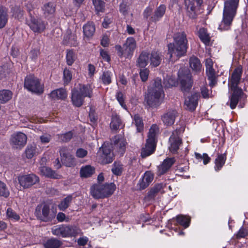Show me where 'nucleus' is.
I'll return each mask as SVG.
<instances>
[{"label":"nucleus","instance_id":"nucleus-27","mask_svg":"<svg viewBox=\"0 0 248 248\" xmlns=\"http://www.w3.org/2000/svg\"><path fill=\"white\" fill-rule=\"evenodd\" d=\"M177 112L175 110H170L162 116V120L165 124L171 125L174 123Z\"/></svg>","mask_w":248,"mask_h":248},{"label":"nucleus","instance_id":"nucleus-46","mask_svg":"<svg viewBox=\"0 0 248 248\" xmlns=\"http://www.w3.org/2000/svg\"><path fill=\"white\" fill-rule=\"evenodd\" d=\"M178 82L173 78H165L163 81V85L165 88H169L171 87L177 86Z\"/></svg>","mask_w":248,"mask_h":248},{"label":"nucleus","instance_id":"nucleus-35","mask_svg":"<svg viewBox=\"0 0 248 248\" xmlns=\"http://www.w3.org/2000/svg\"><path fill=\"white\" fill-rule=\"evenodd\" d=\"M13 95L12 92L8 90H2L0 91V102L5 103L10 100Z\"/></svg>","mask_w":248,"mask_h":248},{"label":"nucleus","instance_id":"nucleus-2","mask_svg":"<svg viewBox=\"0 0 248 248\" xmlns=\"http://www.w3.org/2000/svg\"><path fill=\"white\" fill-rule=\"evenodd\" d=\"M242 72V68L240 66L237 67L234 69L231 77L229 84L232 93L230 97V106L232 109L236 108L239 100L244 94L242 90L238 87Z\"/></svg>","mask_w":248,"mask_h":248},{"label":"nucleus","instance_id":"nucleus-36","mask_svg":"<svg viewBox=\"0 0 248 248\" xmlns=\"http://www.w3.org/2000/svg\"><path fill=\"white\" fill-rule=\"evenodd\" d=\"M162 87L163 86L161 84V79L156 78L154 80V83L148 90L156 91L157 92H159L160 93L164 94Z\"/></svg>","mask_w":248,"mask_h":248},{"label":"nucleus","instance_id":"nucleus-5","mask_svg":"<svg viewBox=\"0 0 248 248\" xmlns=\"http://www.w3.org/2000/svg\"><path fill=\"white\" fill-rule=\"evenodd\" d=\"M35 215L38 219L45 222H50L55 218L56 212L50 210V205L45 202L38 205L35 210Z\"/></svg>","mask_w":248,"mask_h":248},{"label":"nucleus","instance_id":"nucleus-53","mask_svg":"<svg viewBox=\"0 0 248 248\" xmlns=\"http://www.w3.org/2000/svg\"><path fill=\"white\" fill-rule=\"evenodd\" d=\"M73 137V133L71 131H69L65 134H61L59 136V139L64 142L69 141Z\"/></svg>","mask_w":248,"mask_h":248},{"label":"nucleus","instance_id":"nucleus-12","mask_svg":"<svg viewBox=\"0 0 248 248\" xmlns=\"http://www.w3.org/2000/svg\"><path fill=\"white\" fill-rule=\"evenodd\" d=\"M27 23L31 29L35 33H41L46 28V23L41 18L31 16L27 21Z\"/></svg>","mask_w":248,"mask_h":248},{"label":"nucleus","instance_id":"nucleus-33","mask_svg":"<svg viewBox=\"0 0 248 248\" xmlns=\"http://www.w3.org/2000/svg\"><path fill=\"white\" fill-rule=\"evenodd\" d=\"M189 65L193 71L199 72L201 71L202 64L200 60L195 56H192L189 59Z\"/></svg>","mask_w":248,"mask_h":248},{"label":"nucleus","instance_id":"nucleus-58","mask_svg":"<svg viewBox=\"0 0 248 248\" xmlns=\"http://www.w3.org/2000/svg\"><path fill=\"white\" fill-rule=\"evenodd\" d=\"M102 80L104 84H108L111 82V78L108 72H104L102 76Z\"/></svg>","mask_w":248,"mask_h":248},{"label":"nucleus","instance_id":"nucleus-38","mask_svg":"<svg viewBox=\"0 0 248 248\" xmlns=\"http://www.w3.org/2000/svg\"><path fill=\"white\" fill-rule=\"evenodd\" d=\"M199 37L205 45L209 44L210 41V38L205 29H200L199 31Z\"/></svg>","mask_w":248,"mask_h":248},{"label":"nucleus","instance_id":"nucleus-17","mask_svg":"<svg viewBox=\"0 0 248 248\" xmlns=\"http://www.w3.org/2000/svg\"><path fill=\"white\" fill-rule=\"evenodd\" d=\"M27 137L22 132H18L12 136L11 141L13 145L16 148H21L27 142Z\"/></svg>","mask_w":248,"mask_h":248},{"label":"nucleus","instance_id":"nucleus-21","mask_svg":"<svg viewBox=\"0 0 248 248\" xmlns=\"http://www.w3.org/2000/svg\"><path fill=\"white\" fill-rule=\"evenodd\" d=\"M84 97L79 93L76 88L72 90L71 100L74 106L77 107H81L84 102Z\"/></svg>","mask_w":248,"mask_h":248},{"label":"nucleus","instance_id":"nucleus-62","mask_svg":"<svg viewBox=\"0 0 248 248\" xmlns=\"http://www.w3.org/2000/svg\"><path fill=\"white\" fill-rule=\"evenodd\" d=\"M248 234V231L247 229L242 228L238 232L236 237L237 238H244Z\"/></svg>","mask_w":248,"mask_h":248},{"label":"nucleus","instance_id":"nucleus-34","mask_svg":"<svg viewBox=\"0 0 248 248\" xmlns=\"http://www.w3.org/2000/svg\"><path fill=\"white\" fill-rule=\"evenodd\" d=\"M62 243L56 238H50L44 244L45 248H60Z\"/></svg>","mask_w":248,"mask_h":248},{"label":"nucleus","instance_id":"nucleus-41","mask_svg":"<svg viewBox=\"0 0 248 248\" xmlns=\"http://www.w3.org/2000/svg\"><path fill=\"white\" fill-rule=\"evenodd\" d=\"M175 159L174 157L167 158L164 160L162 165V170H168L174 163Z\"/></svg>","mask_w":248,"mask_h":248},{"label":"nucleus","instance_id":"nucleus-50","mask_svg":"<svg viewBox=\"0 0 248 248\" xmlns=\"http://www.w3.org/2000/svg\"><path fill=\"white\" fill-rule=\"evenodd\" d=\"M36 153V147L33 145L28 146L25 151L26 157L29 158H31Z\"/></svg>","mask_w":248,"mask_h":248},{"label":"nucleus","instance_id":"nucleus-37","mask_svg":"<svg viewBox=\"0 0 248 248\" xmlns=\"http://www.w3.org/2000/svg\"><path fill=\"white\" fill-rule=\"evenodd\" d=\"M122 124V121L118 115H113L110 127L112 130H117Z\"/></svg>","mask_w":248,"mask_h":248},{"label":"nucleus","instance_id":"nucleus-64","mask_svg":"<svg viewBox=\"0 0 248 248\" xmlns=\"http://www.w3.org/2000/svg\"><path fill=\"white\" fill-rule=\"evenodd\" d=\"M128 6L126 2H123L120 5V11L123 15H125L127 14Z\"/></svg>","mask_w":248,"mask_h":248},{"label":"nucleus","instance_id":"nucleus-30","mask_svg":"<svg viewBox=\"0 0 248 248\" xmlns=\"http://www.w3.org/2000/svg\"><path fill=\"white\" fill-rule=\"evenodd\" d=\"M150 65L153 67H157L161 63L162 57L161 54L156 51H152L149 54Z\"/></svg>","mask_w":248,"mask_h":248},{"label":"nucleus","instance_id":"nucleus-52","mask_svg":"<svg viewBox=\"0 0 248 248\" xmlns=\"http://www.w3.org/2000/svg\"><path fill=\"white\" fill-rule=\"evenodd\" d=\"M63 80L65 84H68L72 79V75L71 72L67 68H65L63 72Z\"/></svg>","mask_w":248,"mask_h":248},{"label":"nucleus","instance_id":"nucleus-39","mask_svg":"<svg viewBox=\"0 0 248 248\" xmlns=\"http://www.w3.org/2000/svg\"><path fill=\"white\" fill-rule=\"evenodd\" d=\"M176 220L178 223L186 228L189 225L190 219L188 217L184 215H178L176 217Z\"/></svg>","mask_w":248,"mask_h":248},{"label":"nucleus","instance_id":"nucleus-25","mask_svg":"<svg viewBox=\"0 0 248 248\" xmlns=\"http://www.w3.org/2000/svg\"><path fill=\"white\" fill-rule=\"evenodd\" d=\"M149 59V53L144 51H142L137 59L136 65L140 69L145 68L148 64Z\"/></svg>","mask_w":248,"mask_h":248},{"label":"nucleus","instance_id":"nucleus-56","mask_svg":"<svg viewBox=\"0 0 248 248\" xmlns=\"http://www.w3.org/2000/svg\"><path fill=\"white\" fill-rule=\"evenodd\" d=\"M13 15L15 18L20 19L23 15V11L20 7L15 6L14 8Z\"/></svg>","mask_w":248,"mask_h":248},{"label":"nucleus","instance_id":"nucleus-60","mask_svg":"<svg viewBox=\"0 0 248 248\" xmlns=\"http://www.w3.org/2000/svg\"><path fill=\"white\" fill-rule=\"evenodd\" d=\"M8 73L9 70L7 66H0V79L5 78Z\"/></svg>","mask_w":248,"mask_h":248},{"label":"nucleus","instance_id":"nucleus-13","mask_svg":"<svg viewBox=\"0 0 248 248\" xmlns=\"http://www.w3.org/2000/svg\"><path fill=\"white\" fill-rule=\"evenodd\" d=\"M181 130L176 129L174 130L169 139L170 146H169L170 151L173 154L177 153L180 146L182 144V140L180 137Z\"/></svg>","mask_w":248,"mask_h":248},{"label":"nucleus","instance_id":"nucleus-18","mask_svg":"<svg viewBox=\"0 0 248 248\" xmlns=\"http://www.w3.org/2000/svg\"><path fill=\"white\" fill-rule=\"evenodd\" d=\"M206 75L208 79L210 81L209 85L213 87L217 83V78L215 70L213 68L212 62L210 60L209 62H206Z\"/></svg>","mask_w":248,"mask_h":248},{"label":"nucleus","instance_id":"nucleus-63","mask_svg":"<svg viewBox=\"0 0 248 248\" xmlns=\"http://www.w3.org/2000/svg\"><path fill=\"white\" fill-rule=\"evenodd\" d=\"M87 150L83 148H79L76 152V155L78 157L83 158L87 155Z\"/></svg>","mask_w":248,"mask_h":248},{"label":"nucleus","instance_id":"nucleus-9","mask_svg":"<svg viewBox=\"0 0 248 248\" xmlns=\"http://www.w3.org/2000/svg\"><path fill=\"white\" fill-rule=\"evenodd\" d=\"M115 47L119 57L128 58L132 55L134 50L136 47V42L134 38L129 37L127 39L123 46L116 45Z\"/></svg>","mask_w":248,"mask_h":248},{"label":"nucleus","instance_id":"nucleus-59","mask_svg":"<svg viewBox=\"0 0 248 248\" xmlns=\"http://www.w3.org/2000/svg\"><path fill=\"white\" fill-rule=\"evenodd\" d=\"M116 98L122 107L125 108L126 105L124 103L123 93L121 92H118L116 95Z\"/></svg>","mask_w":248,"mask_h":248},{"label":"nucleus","instance_id":"nucleus-57","mask_svg":"<svg viewBox=\"0 0 248 248\" xmlns=\"http://www.w3.org/2000/svg\"><path fill=\"white\" fill-rule=\"evenodd\" d=\"M195 156L198 159H203L204 164H207L210 160V158L206 154H203L202 155L199 153H195Z\"/></svg>","mask_w":248,"mask_h":248},{"label":"nucleus","instance_id":"nucleus-24","mask_svg":"<svg viewBox=\"0 0 248 248\" xmlns=\"http://www.w3.org/2000/svg\"><path fill=\"white\" fill-rule=\"evenodd\" d=\"M42 9L45 18L51 17L55 12L56 5L53 2H49L45 4Z\"/></svg>","mask_w":248,"mask_h":248},{"label":"nucleus","instance_id":"nucleus-31","mask_svg":"<svg viewBox=\"0 0 248 248\" xmlns=\"http://www.w3.org/2000/svg\"><path fill=\"white\" fill-rule=\"evenodd\" d=\"M8 9L5 7L0 6V29L4 28L8 20Z\"/></svg>","mask_w":248,"mask_h":248},{"label":"nucleus","instance_id":"nucleus-22","mask_svg":"<svg viewBox=\"0 0 248 248\" xmlns=\"http://www.w3.org/2000/svg\"><path fill=\"white\" fill-rule=\"evenodd\" d=\"M203 2V0H188V3L186 0V5L187 6V9L189 12L190 11L193 12L189 15L191 18H195L196 17L195 14V9L196 6H201Z\"/></svg>","mask_w":248,"mask_h":248},{"label":"nucleus","instance_id":"nucleus-54","mask_svg":"<svg viewBox=\"0 0 248 248\" xmlns=\"http://www.w3.org/2000/svg\"><path fill=\"white\" fill-rule=\"evenodd\" d=\"M6 215L9 218L18 220L20 217L12 208H8L7 210Z\"/></svg>","mask_w":248,"mask_h":248},{"label":"nucleus","instance_id":"nucleus-7","mask_svg":"<svg viewBox=\"0 0 248 248\" xmlns=\"http://www.w3.org/2000/svg\"><path fill=\"white\" fill-rule=\"evenodd\" d=\"M178 76L182 91L188 92L193 85L192 75L189 69L186 67L180 68L178 72Z\"/></svg>","mask_w":248,"mask_h":248},{"label":"nucleus","instance_id":"nucleus-10","mask_svg":"<svg viewBox=\"0 0 248 248\" xmlns=\"http://www.w3.org/2000/svg\"><path fill=\"white\" fill-rule=\"evenodd\" d=\"M24 87L29 91L37 93H42L44 91L39 79L32 75H30L25 78Z\"/></svg>","mask_w":248,"mask_h":248},{"label":"nucleus","instance_id":"nucleus-44","mask_svg":"<svg viewBox=\"0 0 248 248\" xmlns=\"http://www.w3.org/2000/svg\"><path fill=\"white\" fill-rule=\"evenodd\" d=\"M76 57L72 49H68L66 54V63L68 65H72L74 62Z\"/></svg>","mask_w":248,"mask_h":248},{"label":"nucleus","instance_id":"nucleus-40","mask_svg":"<svg viewBox=\"0 0 248 248\" xmlns=\"http://www.w3.org/2000/svg\"><path fill=\"white\" fill-rule=\"evenodd\" d=\"M72 200V196L71 195L67 196L59 204L58 207L59 209L62 211H64L69 207Z\"/></svg>","mask_w":248,"mask_h":248},{"label":"nucleus","instance_id":"nucleus-23","mask_svg":"<svg viewBox=\"0 0 248 248\" xmlns=\"http://www.w3.org/2000/svg\"><path fill=\"white\" fill-rule=\"evenodd\" d=\"M162 185L161 184H155L153 187L150 189L147 195L145 197L144 200L146 201H151L154 200L158 192L162 188Z\"/></svg>","mask_w":248,"mask_h":248},{"label":"nucleus","instance_id":"nucleus-28","mask_svg":"<svg viewBox=\"0 0 248 248\" xmlns=\"http://www.w3.org/2000/svg\"><path fill=\"white\" fill-rule=\"evenodd\" d=\"M166 11V6L162 4L158 7L155 11L154 15L151 17L150 20L151 22H156L161 18L165 14Z\"/></svg>","mask_w":248,"mask_h":248},{"label":"nucleus","instance_id":"nucleus-19","mask_svg":"<svg viewBox=\"0 0 248 248\" xmlns=\"http://www.w3.org/2000/svg\"><path fill=\"white\" fill-rule=\"evenodd\" d=\"M153 179L154 175L151 173V171H145L142 179L140 181L138 185L139 186L138 190H141L145 189L149 186Z\"/></svg>","mask_w":248,"mask_h":248},{"label":"nucleus","instance_id":"nucleus-32","mask_svg":"<svg viewBox=\"0 0 248 248\" xmlns=\"http://www.w3.org/2000/svg\"><path fill=\"white\" fill-rule=\"evenodd\" d=\"M83 32L85 37L88 39L92 37L95 31V26L93 23H88L83 27Z\"/></svg>","mask_w":248,"mask_h":248},{"label":"nucleus","instance_id":"nucleus-49","mask_svg":"<svg viewBox=\"0 0 248 248\" xmlns=\"http://www.w3.org/2000/svg\"><path fill=\"white\" fill-rule=\"evenodd\" d=\"M134 121L138 131L141 132L143 129V123L141 118L139 115H135Z\"/></svg>","mask_w":248,"mask_h":248},{"label":"nucleus","instance_id":"nucleus-51","mask_svg":"<svg viewBox=\"0 0 248 248\" xmlns=\"http://www.w3.org/2000/svg\"><path fill=\"white\" fill-rule=\"evenodd\" d=\"M66 39H68L67 43L70 44L71 46H76L77 45V38L76 34L70 32L67 35Z\"/></svg>","mask_w":248,"mask_h":248},{"label":"nucleus","instance_id":"nucleus-15","mask_svg":"<svg viewBox=\"0 0 248 248\" xmlns=\"http://www.w3.org/2000/svg\"><path fill=\"white\" fill-rule=\"evenodd\" d=\"M17 179L24 188H28L39 181L38 177L33 174L19 176Z\"/></svg>","mask_w":248,"mask_h":248},{"label":"nucleus","instance_id":"nucleus-29","mask_svg":"<svg viewBox=\"0 0 248 248\" xmlns=\"http://www.w3.org/2000/svg\"><path fill=\"white\" fill-rule=\"evenodd\" d=\"M67 92L65 89L60 88L51 92L50 97L53 99L64 100L67 97Z\"/></svg>","mask_w":248,"mask_h":248},{"label":"nucleus","instance_id":"nucleus-47","mask_svg":"<svg viewBox=\"0 0 248 248\" xmlns=\"http://www.w3.org/2000/svg\"><path fill=\"white\" fill-rule=\"evenodd\" d=\"M93 4L94 6L95 11L98 13L103 12L105 9V2L101 0H93Z\"/></svg>","mask_w":248,"mask_h":248},{"label":"nucleus","instance_id":"nucleus-8","mask_svg":"<svg viewBox=\"0 0 248 248\" xmlns=\"http://www.w3.org/2000/svg\"><path fill=\"white\" fill-rule=\"evenodd\" d=\"M156 125H153L149 130L148 139L144 148H143L141 152V156L145 158L152 154L156 147L155 131Z\"/></svg>","mask_w":248,"mask_h":248},{"label":"nucleus","instance_id":"nucleus-48","mask_svg":"<svg viewBox=\"0 0 248 248\" xmlns=\"http://www.w3.org/2000/svg\"><path fill=\"white\" fill-rule=\"evenodd\" d=\"M41 174L45 177L51 179H61L62 175L56 171H41Z\"/></svg>","mask_w":248,"mask_h":248},{"label":"nucleus","instance_id":"nucleus-1","mask_svg":"<svg viewBox=\"0 0 248 248\" xmlns=\"http://www.w3.org/2000/svg\"><path fill=\"white\" fill-rule=\"evenodd\" d=\"M174 42L168 45V52L170 59L173 55L179 58L185 56L188 48V40L185 31L177 32L173 34Z\"/></svg>","mask_w":248,"mask_h":248},{"label":"nucleus","instance_id":"nucleus-3","mask_svg":"<svg viewBox=\"0 0 248 248\" xmlns=\"http://www.w3.org/2000/svg\"><path fill=\"white\" fill-rule=\"evenodd\" d=\"M239 0H227L224 3L222 24L219 29L228 30L236 15Z\"/></svg>","mask_w":248,"mask_h":248},{"label":"nucleus","instance_id":"nucleus-45","mask_svg":"<svg viewBox=\"0 0 248 248\" xmlns=\"http://www.w3.org/2000/svg\"><path fill=\"white\" fill-rule=\"evenodd\" d=\"M10 195V192L6 185L0 180V197L8 198Z\"/></svg>","mask_w":248,"mask_h":248},{"label":"nucleus","instance_id":"nucleus-14","mask_svg":"<svg viewBox=\"0 0 248 248\" xmlns=\"http://www.w3.org/2000/svg\"><path fill=\"white\" fill-rule=\"evenodd\" d=\"M52 232L54 235L63 237L73 236L78 233V229L73 226L62 225L59 228L52 229Z\"/></svg>","mask_w":248,"mask_h":248},{"label":"nucleus","instance_id":"nucleus-61","mask_svg":"<svg viewBox=\"0 0 248 248\" xmlns=\"http://www.w3.org/2000/svg\"><path fill=\"white\" fill-rule=\"evenodd\" d=\"M60 154L61 157V159H62L67 156L71 155L68 148L66 147H62L60 150Z\"/></svg>","mask_w":248,"mask_h":248},{"label":"nucleus","instance_id":"nucleus-16","mask_svg":"<svg viewBox=\"0 0 248 248\" xmlns=\"http://www.w3.org/2000/svg\"><path fill=\"white\" fill-rule=\"evenodd\" d=\"M99 150L102 151L105 157L102 160L103 164H108L112 162L113 160L114 153H111L113 150V146L111 143L105 142L102 146L99 148Z\"/></svg>","mask_w":248,"mask_h":248},{"label":"nucleus","instance_id":"nucleus-42","mask_svg":"<svg viewBox=\"0 0 248 248\" xmlns=\"http://www.w3.org/2000/svg\"><path fill=\"white\" fill-rule=\"evenodd\" d=\"M226 161V155L225 154L219 155L215 160L216 167L215 169L220 170Z\"/></svg>","mask_w":248,"mask_h":248},{"label":"nucleus","instance_id":"nucleus-4","mask_svg":"<svg viewBox=\"0 0 248 248\" xmlns=\"http://www.w3.org/2000/svg\"><path fill=\"white\" fill-rule=\"evenodd\" d=\"M116 189V186L113 183L104 185L94 184L90 188L91 195L95 199L108 198L113 194Z\"/></svg>","mask_w":248,"mask_h":248},{"label":"nucleus","instance_id":"nucleus-6","mask_svg":"<svg viewBox=\"0 0 248 248\" xmlns=\"http://www.w3.org/2000/svg\"><path fill=\"white\" fill-rule=\"evenodd\" d=\"M164 95L159 92L148 90L144 95V104L149 108H156L162 103Z\"/></svg>","mask_w":248,"mask_h":248},{"label":"nucleus","instance_id":"nucleus-20","mask_svg":"<svg viewBox=\"0 0 248 248\" xmlns=\"http://www.w3.org/2000/svg\"><path fill=\"white\" fill-rule=\"evenodd\" d=\"M198 98V94L197 93H194L186 99L185 101L186 109L191 111H194L197 105Z\"/></svg>","mask_w":248,"mask_h":248},{"label":"nucleus","instance_id":"nucleus-55","mask_svg":"<svg viewBox=\"0 0 248 248\" xmlns=\"http://www.w3.org/2000/svg\"><path fill=\"white\" fill-rule=\"evenodd\" d=\"M149 73V70L146 68H144L143 69H140V77L141 79V80L143 82H145L147 80L148 78Z\"/></svg>","mask_w":248,"mask_h":248},{"label":"nucleus","instance_id":"nucleus-11","mask_svg":"<svg viewBox=\"0 0 248 248\" xmlns=\"http://www.w3.org/2000/svg\"><path fill=\"white\" fill-rule=\"evenodd\" d=\"M110 140L113 146V150L120 156L123 155L126 150L127 142L121 136L116 135Z\"/></svg>","mask_w":248,"mask_h":248},{"label":"nucleus","instance_id":"nucleus-26","mask_svg":"<svg viewBox=\"0 0 248 248\" xmlns=\"http://www.w3.org/2000/svg\"><path fill=\"white\" fill-rule=\"evenodd\" d=\"M76 89L84 98L86 97L91 98L93 96V89L89 84H79L78 87Z\"/></svg>","mask_w":248,"mask_h":248},{"label":"nucleus","instance_id":"nucleus-43","mask_svg":"<svg viewBox=\"0 0 248 248\" xmlns=\"http://www.w3.org/2000/svg\"><path fill=\"white\" fill-rule=\"evenodd\" d=\"M61 160L63 164H64L67 167H72L76 164L75 158L72 155H70L66 157L61 159Z\"/></svg>","mask_w":248,"mask_h":248}]
</instances>
